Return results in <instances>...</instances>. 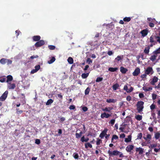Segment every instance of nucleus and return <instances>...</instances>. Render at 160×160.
Returning <instances> with one entry per match:
<instances>
[{"instance_id":"f257e3e1","label":"nucleus","mask_w":160,"mask_h":160,"mask_svg":"<svg viewBox=\"0 0 160 160\" xmlns=\"http://www.w3.org/2000/svg\"><path fill=\"white\" fill-rule=\"evenodd\" d=\"M143 104L144 102L142 101L138 102L137 104V109L138 112H140L142 110Z\"/></svg>"},{"instance_id":"f03ea898","label":"nucleus","mask_w":160,"mask_h":160,"mask_svg":"<svg viewBox=\"0 0 160 160\" xmlns=\"http://www.w3.org/2000/svg\"><path fill=\"white\" fill-rule=\"evenodd\" d=\"M144 72L147 75H150L153 74L154 72L152 67H148L145 70Z\"/></svg>"},{"instance_id":"7ed1b4c3","label":"nucleus","mask_w":160,"mask_h":160,"mask_svg":"<svg viewBox=\"0 0 160 160\" xmlns=\"http://www.w3.org/2000/svg\"><path fill=\"white\" fill-rule=\"evenodd\" d=\"M143 138L147 141V143H150L151 142L150 140L152 138V136L151 134H148L146 135H145L143 137Z\"/></svg>"},{"instance_id":"20e7f679","label":"nucleus","mask_w":160,"mask_h":160,"mask_svg":"<svg viewBox=\"0 0 160 160\" xmlns=\"http://www.w3.org/2000/svg\"><path fill=\"white\" fill-rule=\"evenodd\" d=\"M8 92L6 91L0 97V101H4L5 100L7 97Z\"/></svg>"},{"instance_id":"39448f33","label":"nucleus","mask_w":160,"mask_h":160,"mask_svg":"<svg viewBox=\"0 0 160 160\" xmlns=\"http://www.w3.org/2000/svg\"><path fill=\"white\" fill-rule=\"evenodd\" d=\"M158 79L157 77L155 76H154L153 78L150 80V83L151 85H154L158 82Z\"/></svg>"},{"instance_id":"423d86ee","label":"nucleus","mask_w":160,"mask_h":160,"mask_svg":"<svg viewBox=\"0 0 160 160\" xmlns=\"http://www.w3.org/2000/svg\"><path fill=\"white\" fill-rule=\"evenodd\" d=\"M119 153L120 152L116 150L112 152L110 150H109L108 151V153L110 156H111L112 155H119Z\"/></svg>"},{"instance_id":"0eeeda50","label":"nucleus","mask_w":160,"mask_h":160,"mask_svg":"<svg viewBox=\"0 0 160 160\" xmlns=\"http://www.w3.org/2000/svg\"><path fill=\"white\" fill-rule=\"evenodd\" d=\"M140 69L139 68H137L132 72V75L134 76H137L140 73Z\"/></svg>"},{"instance_id":"6e6552de","label":"nucleus","mask_w":160,"mask_h":160,"mask_svg":"<svg viewBox=\"0 0 160 160\" xmlns=\"http://www.w3.org/2000/svg\"><path fill=\"white\" fill-rule=\"evenodd\" d=\"M44 44V42L43 40H41L37 42L35 44L37 47H40Z\"/></svg>"},{"instance_id":"1a4fd4ad","label":"nucleus","mask_w":160,"mask_h":160,"mask_svg":"<svg viewBox=\"0 0 160 160\" xmlns=\"http://www.w3.org/2000/svg\"><path fill=\"white\" fill-rule=\"evenodd\" d=\"M144 149L142 148L139 147L137 148L136 149V151L138 152V154L139 155L142 154L144 152Z\"/></svg>"},{"instance_id":"9d476101","label":"nucleus","mask_w":160,"mask_h":160,"mask_svg":"<svg viewBox=\"0 0 160 160\" xmlns=\"http://www.w3.org/2000/svg\"><path fill=\"white\" fill-rule=\"evenodd\" d=\"M107 131L108 130L107 129H104V130L101 133L99 137L102 138H103V137L106 136Z\"/></svg>"},{"instance_id":"9b49d317","label":"nucleus","mask_w":160,"mask_h":160,"mask_svg":"<svg viewBox=\"0 0 160 160\" xmlns=\"http://www.w3.org/2000/svg\"><path fill=\"white\" fill-rule=\"evenodd\" d=\"M111 116V115L108 113H107L106 112H104L102 113L101 115V117L102 118H108L109 117Z\"/></svg>"},{"instance_id":"f8f14e48","label":"nucleus","mask_w":160,"mask_h":160,"mask_svg":"<svg viewBox=\"0 0 160 160\" xmlns=\"http://www.w3.org/2000/svg\"><path fill=\"white\" fill-rule=\"evenodd\" d=\"M7 86L9 89H14L15 87V84L14 83L12 84L11 82H8Z\"/></svg>"},{"instance_id":"ddd939ff","label":"nucleus","mask_w":160,"mask_h":160,"mask_svg":"<svg viewBox=\"0 0 160 160\" xmlns=\"http://www.w3.org/2000/svg\"><path fill=\"white\" fill-rule=\"evenodd\" d=\"M134 148V146L132 145H129L127 146L126 148V150L128 152H130Z\"/></svg>"},{"instance_id":"4468645a","label":"nucleus","mask_w":160,"mask_h":160,"mask_svg":"<svg viewBox=\"0 0 160 160\" xmlns=\"http://www.w3.org/2000/svg\"><path fill=\"white\" fill-rule=\"evenodd\" d=\"M140 33L142 34V36L144 37L147 35L148 31L146 29H144L140 32Z\"/></svg>"},{"instance_id":"2eb2a0df","label":"nucleus","mask_w":160,"mask_h":160,"mask_svg":"<svg viewBox=\"0 0 160 160\" xmlns=\"http://www.w3.org/2000/svg\"><path fill=\"white\" fill-rule=\"evenodd\" d=\"M120 72L123 74L125 73L128 71V70L126 68H124L122 66H121L120 68Z\"/></svg>"},{"instance_id":"dca6fc26","label":"nucleus","mask_w":160,"mask_h":160,"mask_svg":"<svg viewBox=\"0 0 160 160\" xmlns=\"http://www.w3.org/2000/svg\"><path fill=\"white\" fill-rule=\"evenodd\" d=\"M127 124L122 123L120 126L119 129L122 132H124V129H125Z\"/></svg>"},{"instance_id":"f3484780","label":"nucleus","mask_w":160,"mask_h":160,"mask_svg":"<svg viewBox=\"0 0 160 160\" xmlns=\"http://www.w3.org/2000/svg\"><path fill=\"white\" fill-rule=\"evenodd\" d=\"M155 36H151L150 38V42L153 43V45H155L156 43V42H155L154 39H155Z\"/></svg>"},{"instance_id":"a211bd4d","label":"nucleus","mask_w":160,"mask_h":160,"mask_svg":"<svg viewBox=\"0 0 160 160\" xmlns=\"http://www.w3.org/2000/svg\"><path fill=\"white\" fill-rule=\"evenodd\" d=\"M157 57V55L156 54H154L152 55L149 59L151 61L153 62L156 59Z\"/></svg>"},{"instance_id":"6ab92c4d","label":"nucleus","mask_w":160,"mask_h":160,"mask_svg":"<svg viewBox=\"0 0 160 160\" xmlns=\"http://www.w3.org/2000/svg\"><path fill=\"white\" fill-rule=\"evenodd\" d=\"M33 40L35 41H39L40 38L41 37L39 36H35L33 37Z\"/></svg>"},{"instance_id":"aec40b11","label":"nucleus","mask_w":160,"mask_h":160,"mask_svg":"<svg viewBox=\"0 0 160 160\" xmlns=\"http://www.w3.org/2000/svg\"><path fill=\"white\" fill-rule=\"evenodd\" d=\"M143 89L145 91H149L152 90V87H150L149 88L147 87L144 86L143 87Z\"/></svg>"},{"instance_id":"412c9836","label":"nucleus","mask_w":160,"mask_h":160,"mask_svg":"<svg viewBox=\"0 0 160 160\" xmlns=\"http://www.w3.org/2000/svg\"><path fill=\"white\" fill-rule=\"evenodd\" d=\"M7 80L6 82L8 83V82H10L12 80L13 78L12 76L8 75L7 76Z\"/></svg>"},{"instance_id":"4be33fe9","label":"nucleus","mask_w":160,"mask_h":160,"mask_svg":"<svg viewBox=\"0 0 160 160\" xmlns=\"http://www.w3.org/2000/svg\"><path fill=\"white\" fill-rule=\"evenodd\" d=\"M106 102L109 103H115L116 102V100L115 99H107L106 100Z\"/></svg>"},{"instance_id":"5701e85b","label":"nucleus","mask_w":160,"mask_h":160,"mask_svg":"<svg viewBox=\"0 0 160 160\" xmlns=\"http://www.w3.org/2000/svg\"><path fill=\"white\" fill-rule=\"evenodd\" d=\"M155 138L156 139H158L160 138V132H157L154 134Z\"/></svg>"},{"instance_id":"b1692460","label":"nucleus","mask_w":160,"mask_h":160,"mask_svg":"<svg viewBox=\"0 0 160 160\" xmlns=\"http://www.w3.org/2000/svg\"><path fill=\"white\" fill-rule=\"evenodd\" d=\"M131 136L130 135L128 136V138H126L125 139V142H128L131 141Z\"/></svg>"},{"instance_id":"393cba45","label":"nucleus","mask_w":160,"mask_h":160,"mask_svg":"<svg viewBox=\"0 0 160 160\" xmlns=\"http://www.w3.org/2000/svg\"><path fill=\"white\" fill-rule=\"evenodd\" d=\"M67 61H68V62L70 64H72L73 62V58L71 57H69L68 58Z\"/></svg>"},{"instance_id":"a878e982","label":"nucleus","mask_w":160,"mask_h":160,"mask_svg":"<svg viewBox=\"0 0 160 160\" xmlns=\"http://www.w3.org/2000/svg\"><path fill=\"white\" fill-rule=\"evenodd\" d=\"M123 58V56H118L115 58V60L117 61H119L121 60Z\"/></svg>"},{"instance_id":"bb28decb","label":"nucleus","mask_w":160,"mask_h":160,"mask_svg":"<svg viewBox=\"0 0 160 160\" xmlns=\"http://www.w3.org/2000/svg\"><path fill=\"white\" fill-rule=\"evenodd\" d=\"M55 60V58L54 57H52L51 59L48 61V63L49 64H51L53 63Z\"/></svg>"},{"instance_id":"cd10ccee","label":"nucleus","mask_w":160,"mask_h":160,"mask_svg":"<svg viewBox=\"0 0 160 160\" xmlns=\"http://www.w3.org/2000/svg\"><path fill=\"white\" fill-rule=\"evenodd\" d=\"M118 69L117 68H109L108 69V70L111 72H114L116 71Z\"/></svg>"},{"instance_id":"c85d7f7f","label":"nucleus","mask_w":160,"mask_h":160,"mask_svg":"<svg viewBox=\"0 0 160 160\" xmlns=\"http://www.w3.org/2000/svg\"><path fill=\"white\" fill-rule=\"evenodd\" d=\"M112 109V108L108 107L105 108H103L102 110L104 111H106L109 112Z\"/></svg>"},{"instance_id":"c756f323","label":"nucleus","mask_w":160,"mask_h":160,"mask_svg":"<svg viewBox=\"0 0 160 160\" xmlns=\"http://www.w3.org/2000/svg\"><path fill=\"white\" fill-rule=\"evenodd\" d=\"M6 59L3 58L1 59L0 60V62L2 64H4L6 63Z\"/></svg>"},{"instance_id":"7c9ffc66","label":"nucleus","mask_w":160,"mask_h":160,"mask_svg":"<svg viewBox=\"0 0 160 160\" xmlns=\"http://www.w3.org/2000/svg\"><path fill=\"white\" fill-rule=\"evenodd\" d=\"M119 87V85L116 83L115 84H114L112 86V88L114 90H116Z\"/></svg>"},{"instance_id":"2f4dec72","label":"nucleus","mask_w":160,"mask_h":160,"mask_svg":"<svg viewBox=\"0 0 160 160\" xmlns=\"http://www.w3.org/2000/svg\"><path fill=\"white\" fill-rule=\"evenodd\" d=\"M88 147L92 148V145L89 143L87 142L85 144V148H88Z\"/></svg>"},{"instance_id":"473e14b6","label":"nucleus","mask_w":160,"mask_h":160,"mask_svg":"<svg viewBox=\"0 0 160 160\" xmlns=\"http://www.w3.org/2000/svg\"><path fill=\"white\" fill-rule=\"evenodd\" d=\"M89 140V139L88 138L85 139L84 136H83L82 137L81 139V141L82 142H87Z\"/></svg>"},{"instance_id":"72a5a7b5","label":"nucleus","mask_w":160,"mask_h":160,"mask_svg":"<svg viewBox=\"0 0 160 160\" xmlns=\"http://www.w3.org/2000/svg\"><path fill=\"white\" fill-rule=\"evenodd\" d=\"M152 53L154 54H156L157 55L158 54L160 53V47L155 51H154Z\"/></svg>"},{"instance_id":"f704fd0d","label":"nucleus","mask_w":160,"mask_h":160,"mask_svg":"<svg viewBox=\"0 0 160 160\" xmlns=\"http://www.w3.org/2000/svg\"><path fill=\"white\" fill-rule=\"evenodd\" d=\"M89 75V73H83L82 75V78L85 79Z\"/></svg>"},{"instance_id":"c9c22d12","label":"nucleus","mask_w":160,"mask_h":160,"mask_svg":"<svg viewBox=\"0 0 160 160\" xmlns=\"http://www.w3.org/2000/svg\"><path fill=\"white\" fill-rule=\"evenodd\" d=\"M158 145V144L156 143L151 144L150 146H148L149 148H155Z\"/></svg>"},{"instance_id":"e433bc0d","label":"nucleus","mask_w":160,"mask_h":160,"mask_svg":"<svg viewBox=\"0 0 160 160\" xmlns=\"http://www.w3.org/2000/svg\"><path fill=\"white\" fill-rule=\"evenodd\" d=\"M150 48L149 47H148L145 48L144 50V52L146 54H148L149 52Z\"/></svg>"},{"instance_id":"4c0bfd02","label":"nucleus","mask_w":160,"mask_h":160,"mask_svg":"<svg viewBox=\"0 0 160 160\" xmlns=\"http://www.w3.org/2000/svg\"><path fill=\"white\" fill-rule=\"evenodd\" d=\"M53 102V100L52 99H49L47 102L46 105H49L52 103Z\"/></svg>"},{"instance_id":"58836bf2","label":"nucleus","mask_w":160,"mask_h":160,"mask_svg":"<svg viewBox=\"0 0 160 160\" xmlns=\"http://www.w3.org/2000/svg\"><path fill=\"white\" fill-rule=\"evenodd\" d=\"M131 18L130 17H125L123 18V20L125 22H128L131 20Z\"/></svg>"},{"instance_id":"ea45409f","label":"nucleus","mask_w":160,"mask_h":160,"mask_svg":"<svg viewBox=\"0 0 160 160\" xmlns=\"http://www.w3.org/2000/svg\"><path fill=\"white\" fill-rule=\"evenodd\" d=\"M135 118L138 120L140 121L142 120V117L141 115H138L135 117Z\"/></svg>"},{"instance_id":"a19ab883","label":"nucleus","mask_w":160,"mask_h":160,"mask_svg":"<svg viewBox=\"0 0 160 160\" xmlns=\"http://www.w3.org/2000/svg\"><path fill=\"white\" fill-rule=\"evenodd\" d=\"M90 88L88 87L85 90V95H87L88 94L90 91Z\"/></svg>"},{"instance_id":"79ce46f5","label":"nucleus","mask_w":160,"mask_h":160,"mask_svg":"<svg viewBox=\"0 0 160 160\" xmlns=\"http://www.w3.org/2000/svg\"><path fill=\"white\" fill-rule=\"evenodd\" d=\"M142 137V133H139L137 136V139H140Z\"/></svg>"},{"instance_id":"37998d69","label":"nucleus","mask_w":160,"mask_h":160,"mask_svg":"<svg viewBox=\"0 0 160 160\" xmlns=\"http://www.w3.org/2000/svg\"><path fill=\"white\" fill-rule=\"evenodd\" d=\"M73 156L75 159H78V154L76 153H74L73 154Z\"/></svg>"},{"instance_id":"c03bdc74","label":"nucleus","mask_w":160,"mask_h":160,"mask_svg":"<svg viewBox=\"0 0 160 160\" xmlns=\"http://www.w3.org/2000/svg\"><path fill=\"white\" fill-rule=\"evenodd\" d=\"M48 48L49 49L51 50H53L55 49V47L53 45H50L48 46Z\"/></svg>"},{"instance_id":"a18cd8bd","label":"nucleus","mask_w":160,"mask_h":160,"mask_svg":"<svg viewBox=\"0 0 160 160\" xmlns=\"http://www.w3.org/2000/svg\"><path fill=\"white\" fill-rule=\"evenodd\" d=\"M147 74L145 73L144 74L142 75L140 77L142 78V80H143V79L145 78H146L147 76Z\"/></svg>"},{"instance_id":"49530a36","label":"nucleus","mask_w":160,"mask_h":160,"mask_svg":"<svg viewBox=\"0 0 160 160\" xmlns=\"http://www.w3.org/2000/svg\"><path fill=\"white\" fill-rule=\"evenodd\" d=\"M147 20L148 21L151 22H154V21H156V20L155 18H147Z\"/></svg>"},{"instance_id":"de8ad7c7","label":"nucleus","mask_w":160,"mask_h":160,"mask_svg":"<svg viewBox=\"0 0 160 160\" xmlns=\"http://www.w3.org/2000/svg\"><path fill=\"white\" fill-rule=\"evenodd\" d=\"M155 39L158 42L160 43V37L156 36L155 37Z\"/></svg>"},{"instance_id":"09e8293b","label":"nucleus","mask_w":160,"mask_h":160,"mask_svg":"<svg viewBox=\"0 0 160 160\" xmlns=\"http://www.w3.org/2000/svg\"><path fill=\"white\" fill-rule=\"evenodd\" d=\"M6 63H7L8 65L11 64L12 63V61L8 59H6Z\"/></svg>"},{"instance_id":"8fccbe9b","label":"nucleus","mask_w":160,"mask_h":160,"mask_svg":"<svg viewBox=\"0 0 160 160\" xmlns=\"http://www.w3.org/2000/svg\"><path fill=\"white\" fill-rule=\"evenodd\" d=\"M103 79V78H100V77H98L96 80V82H99L100 81H101Z\"/></svg>"},{"instance_id":"3c124183","label":"nucleus","mask_w":160,"mask_h":160,"mask_svg":"<svg viewBox=\"0 0 160 160\" xmlns=\"http://www.w3.org/2000/svg\"><path fill=\"white\" fill-rule=\"evenodd\" d=\"M86 62L88 64H90L91 63H92V61L90 58H87Z\"/></svg>"},{"instance_id":"603ef678","label":"nucleus","mask_w":160,"mask_h":160,"mask_svg":"<svg viewBox=\"0 0 160 160\" xmlns=\"http://www.w3.org/2000/svg\"><path fill=\"white\" fill-rule=\"evenodd\" d=\"M40 66L39 65H36L35 67V69L37 71H38L40 69Z\"/></svg>"},{"instance_id":"864d4df0","label":"nucleus","mask_w":160,"mask_h":160,"mask_svg":"<svg viewBox=\"0 0 160 160\" xmlns=\"http://www.w3.org/2000/svg\"><path fill=\"white\" fill-rule=\"evenodd\" d=\"M6 80V78H5L1 77L0 78V82H5Z\"/></svg>"},{"instance_id":"5fc2aeb1","label":"nucleus","mask_w":160,"mask_h":160,"mask_svg":"<svg viewBox=\"0 0 160 160\" xmlns=\"http://www.w3.org/2000/svg\"><path fill=\"white\" fill-rule=\"evenodd\" d=\"M115 122V120L114 119H112L110 122H109V123H110L112 125H113Z\"/></svg>"},{"instance_id":"6e6d98bb","label":"nucleus","mask_w":160,"mask_h":160,"mask_svg":"<svg viewBox=\"0 0 160 160\" xmlns=\"http://www.w3.org/2000/svg\"><path fill=\"white\" fill-rule=\"evenodd\" d=\"M118 138V137L115 135H113L112 136V141L113 139H117Z\"/></svg>"},{"instance_id":"4d7b16f0","label":"nucleus","mask_w":160,"mask_h":160,"mask_svg":"<svg viewBox=\"0 0 160 160\" xmlns=\"http://www.w3.org/2000/svg\"><path fill=\"white\" fill-rule=\"evenodd\" d=\"M123 89L125 91H126V92H127V91H128V87L127 85H124V88H123Z\"/></svg>"},{"instance_id":"13d9d810","label":"nucleus","mask_w":160,"mask_h":160,"mask_svg":"<svg viewBox=\"0 0 160 160\" xmlns=\"http://www.w3.org/2000/svg\"><path fill=\"white\" fill-rule=\"evenodd\" d=\"M133 89V88L132 87H130L129 89H128V91H127L128 93H129L132 92Z\"/></svg>"},{"instance_id":"bf43d9fd","label":"nucleus","mask_w":160,"mask_h":160,"mask_svg":"<svg viewBox=\"0 0 160 160\" xmlns=\"http://www.w3.org/2000/svg\"><path fill=\"white\" fill-rule=\"evenodd\" d=\"M75 108V107L73 105H71L69 107V108L70 110H73Z\"/></svg>"},{"instance_id":"052dcab7","label":"nucleus","mask_w":160,"mask_h":160,"mask_svg":"<svg viewBox=\"0 0 160 160\" xmlns=\"http://www.w3.org/2000/svg\"><path fill=\"white\" fill-rule=\"evenodd\" d=\"M101 141V140L100 139H98L96 142L97 145H99L100 144Z\"/></svg>"},{"instance_id":"680f3d73","label":"nucleus","mask_w":160,"mask_h":160,"mask_svg":"<svg viewBox=\"0 0 160 160\" xmlns=\"http://www.w3.org/2000/svg\"><path fill=\"white\" fill-rule=\"evenodd\" d=\"M152 99L153 100H155L157 98V95L154 94H152Z\"/></svg>"},{"instance_id":"e2e57ef3","label":"nucleus","mask_w":160,"mask_h":160,"mask_svg":"<svg viewBox=\"0 0 160 160\" xmlns=\"http://www.w3.org/2000/svg\"><path fill=\"white\" fill-rule=\"evenodd\" d=\"M16 110L17 111V113L18 114H21L23 112L22 111V110H19V109H17Z\"/></svg>"},{"instance_id":"0e129e2a","label":"nucleus","mask_w":160,"mask_h":160,"mask_svg":"<svg viewBox=\"0 0 160 160\" xmlns=\"http://www.w3.org/2000/svg\"><path fill=\"white\" fill-rule=\"evenodd\" d=\"M40 140L39 139H36L35 140V143L37 144H39L40 143Z\"/></svg>"},{"instance_id":"69168bd1","label":"nucleus","mask_w":160,"mask_h":160,"mask_svg":"<svg viewBox=\"0 0 160 160\" xmlns=\"http://www.w3.org/2000/svg\"><path fill=\"white\" fill-rule=\"evenodd\" d=\"M131 99V97L130 96H128L126 98L127 100L128 101H130Z\"/></svg>"},{"instance_id":"338daca9","label":"nucleus","mask_w":160,"mask_h":160,"mask_svg":"<svg viewBox=\"0 0 160 160\" xmlns=\"http://www.w3.org/2000/svg\"><path fill=\"white\" fill-rule=\"evenodd\" d=\"M37 71L36 70H35V69H33L32 70V71L31 72V73L32 74H33L36 72H37Z\"/></svg>"},{"instance_id":"774afa93","label":"nucleus","mask_w":160,"mask_h":160,"mask_svg":"<svg viewBox=\"0 0 160 160\" xmlns=\"http://www.w3.org/2000/svg\"><path fill=\"white\" fill-rule=\"evenodd\" d=\"M155 88L157 89L160 88V82L159 83L157 86H156L155 87Z\"/></svg>"}]
</instances>
